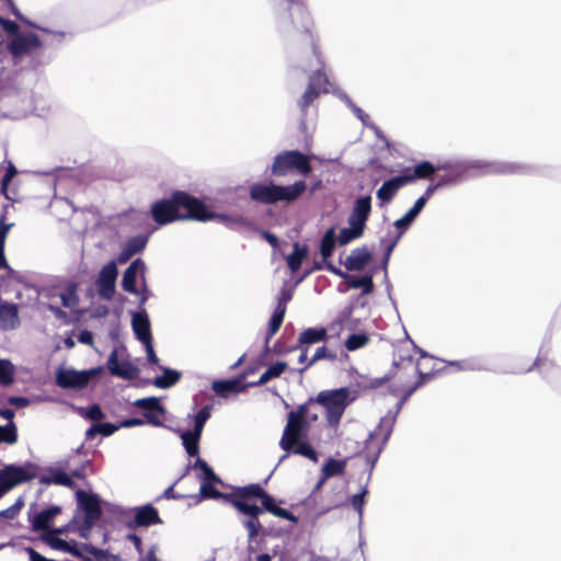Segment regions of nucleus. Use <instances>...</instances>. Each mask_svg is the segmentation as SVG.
<instances>
[{"mask_svg":"<svg viewBox=\"0 0 561 561\" xmlns=\"http://www.w3.org/2000/svg\"><path fill=\"white\" fill-rule=\"evenodd\" d=\"M244 378L245 375H240L231 379L215 380L211 385V389L217 396L227 399L231 394L241 393L249 388L248 383H243Z\"/></svg>","mask_w":561,"mask_h":561,"instance_id":"393cba45","label":"nucleus"},{"mask_svg":"<svg viewBox=\"0 0 561 561\" xmlns=\"http://www.w3.org/2000/svg\"><path fill=\"white\" fill-rule=\"evenodd\" d=\"M403 363H407L413 370L419 375V379L411 386H409L411 389H414V392L421 388L426 379H430L432 377V374L428 373H422L417 365L413 366V357L407 356L405 358H402Z\"/></svg>","mask_w":561,"mask_h":561,"instance_id":"052dcab7","label":"nucleus"},{"mask_svg":"<svg viewBox=\"0 0 561 561\" xmlns=\"http://www.w3.org/2000/svg\"><path fill=\"white\" fill-rule=\"evenodd\" d=\"M198 207H196V213L191 215V217L194 218V220L197 221H209V220H216L222 225H225L227 228L232 230H238L240 227H247L249 226V220L240 215H230V214H219L210 211L207 206L198 199Z\"/></svg>","mask_w":561,"mask_h":561,"instance_id":"6e6552de","label":"nucleus"},{"mask_svg":"<svg viewBox=\"0 0 561 561\" xmlns=\"http://www.w3.org/2000/svg\"><path fill=\"white\" fill-rule=\"evenodd\" d=\"M345 459L337 460L334 458H329L322 467V473L324 474V479L342 474L345 470Z\"/></svg>","mask_w":561,"mask_h":561,"instance_id":"49530a36","label":"nucleus"},{"mask_svg":"<svg viewBox=\"0 0 561 561\" xmlns=\"http://www.w3.org/2000/svg\"><path fill=\"white\" fill-rule=\"evenodd\" d=\"M337 243V238L335 233V228L330 227L325 230L323 233L320 245H319V252L322 256L323 262L329 263L328 259L333 254L335 245Z\"/></svg>","mask_w":561,"mask_h":561,"instance_id":"72a5a7b5","label":"nucleus"},{"mask_svg":"<svg viewBox=\"0 0 561 561\" xmlns=\"http://www.w3.org/2000/svg\"><path fill=\"white\" fill-rule=\"evenodd\" d=\"M287 368L286 362H276L267 367V369L261 375L259 380L248 382V387H260L273 378L279 377Z\"/></svg>","mask_w":561,"mask_h":561,"instance_id":"58836bf2","label":"nucleus"},{"mask_svg":"<svg viewBox=\"0 0 561 561\" xmlns=\"http://www.w3.org/2000/svg\"><path fill=\"white\" fill-rule=\"evenodd\" d=\"M263 488L259 483H251L244 486H236L233 491L229 493L232 499H240L242 501L260 499L263 493Z\"/></svg>","mask_w":561,"mask_h":561,"instance_id":"ea45409f","label":"nucleus"},{"mask_svg":"<svg viewBox=\"0 0 561 561\" xmlns=\"http://www.w3.org/2000/svg\"><path fill=\"white\" fill-rule=\"evenodd\" d=\"M371 201L370 195H360L356 197L347 218V225L354 226L365 232L367 221L371 214Z\"/></svg>","mask_w":561,"mask_h":561,"instance_id":"dca6fc26","label":"nucleus"},{"mask_svg":"<svg viewBox=\"0 0 561 561\" xmlns=\"http://www.w3.org/2000/svg\"><path fill=\"white\" fill-rule=\"evenodd\" d=\"M313 402H316V399L310 398L307 402L300 404L297 408V410L290 411L288 413L287 417L295 419V420H307V415L309 412V405Z\"/></svg>","mask_w":561,"mask_h":561,"instance_id":"338daca9","label":"nucleus"},{"mask_svg":"<svg viewBox=\"0 0 561 561\" xmlns=\"http://www.w3.org/2000/svg\"><path fill=\"white\" fill-rule=\"evenodd\" d=\"M295 454L304 456L308 459H310L313 462L318 461V453L316 449L310 445V443L307 439L296 442L295 445H291L290 450L286 451V454ZM285 458H287V455H284L280 458V461H283Z\"/></svg>","mask_w":561,"mask_h":561,"instance_id":"a19ab883","label":"nucleus"},{"mask_svg":"<svg viewBox=\"0 0 561 561\" xmlns=\"http://www.w3.org/2000/svg\"><path fill=\"white\" fill-rule=\"evenodd\" d=\"M328 339V332L325 328H308L304 330L298 337V343L293 346V351L297 348H302V346L308 347V345L325 342Z\"/></svg>","mask_w":561,"mask_h":561,"instance_id":"c85d7f7f","label":"nucleus"},{"mask_svg":"<svg viewBox=\"0 0 561 561\" xmlns=\"http://www.w3.org/2000/svg\"><path fill=\"white\" fill-rule=\"evenodd\" d=\"M367 493H368L367 485H365L359 493L354 494L351 497V504H352L353 508L358 513L359 520L362 519V516H363L365 496L367 495Z\"/></svg>","mask_w":561,"mask_h":561,"instance_id":"0e129e2a","label":"nucleus"},{"mask_svg":"<svg viewBox=\"0 0 561 561\" xmlns=\"http://www.w3.org/2000/svg\"><path fill=\"white\" fill-rule=\"evenodd\" d=\"M369 342V337L366 333H353L345 341V347L347 351L353 352L364 347Z\"/></svg>","mask_w":561,"mask_h":561,"instance_id":"6e6d98bb","label":"nucleus"},{"mask_svg":"<svg viewBox=\"0 0 561 561\" xmlns=\"http://www.w3.org/2000/svg\"><path fill=\"white\" fill-rule=\"evenodd\" d=\"M18 440V428L15 423L0 425V443L15 444Z\"/></svg>","mask_w":561,"mask_h":561,"instance_id":"13d9d810","label":"nucleus"},{"mask_svg":"<svg viewBox=\"0 0 561 561\" xmlns=\"http://www.w3.org/2000/svg\"><path fill=\"white\" fill-rule=\"evenodd\" d=\"M307 255V245L295 242L293 245V252L286 256V263L291 273H296L300 268Z\"/></svg>","mask_w":561,"mask_h":561,"instance_id":"4c0bfd02","label":"nucleus"},{"mask_svg":"<svg viewBox=\"0 0 561 561\" xmlns=\"http://www.w3.org/2000/svg\"><path fill=\"white\" fill-rule=\"evenodd\" d=\"M533 368H537L539 370V373L547 378L549 377L550 373L558 370L553 360L549 359L547 357V354H545L542 352V350L539 351V354H538L534 365L528 370H531Z\"/></svg>","mask_w":561,"mask_h":561,"instance_id":"a18cd8bd","label":"nucleus"},{"mask_svg":"<svg viewBox=\"0 0 561 561\" xmlns=\"http://www.w3.org/2000/svg\"><path fill=\"white\" fill-rule=\"evenodd\" d=\"M355 400L348 387L322 390L318 393L316 402L325 409L327 421L330 425L340 423L345 409Z\"/></svg>","mask_w":561,"mask_h":561,"instance_id":"7ed1b4c3","label":"nucleus"},{"mask_svg":"<svg viewBox=\"0 0 561 561\" xmlns=\"http://www.w3.org/2000/svg\"><path fill=\"white\" fill-rule=\"evenodd\" d=\"M131 329L141 344L152 341L150 319L145 308L131 312Z\"/></svg>","mask_w":561,"mask_h":561,"instance_id":"412c9836","label":"nucleus"},{"mask_svg":"<svg viewBox=\"0 0 561 561\" xmlns=\"http://www.w3.org/2000/svg\"><path fill=\"white\" fill-rule=\"evenodd\" d=\"M159 369L162 371V375L154 377L152 380V385L159 389H169L173 387L182 377L181 371L176 369L165 366H159Z\"/></svg>","mask_w":561,"mask_h":561,"instance_id":"2f4dec72","label":"nucleus"},{"mask_svg":"<svg viewBox=\"0 0 561 561\" xmlns=\"http://www.w3.org/2000/svg\"><path fill=\"white\" fill-rule=\"evenodd\" d=\"M307 184L304 180L296 181L289 185L277 184V203L286 202L290 203L298 199L306 191Z\"/></svg>","mask_w":561,"mask_h":561,"instance_id":"cd10ccee","label":"nucleus"},{"mask_svg":"<svg viewBox=\"0 0 561 561\" xmlns=\"http://www.w3.org/2000/svg\"><path fill=\"white\" fill-rule=\"evenodd\" d=\"M103 371V366L84 370L60 367L56 371L55 382L61 389L82 390L93 378L99 377Z\"/></svg>","mask_w":561,"mask_h":561,"instance_id":"0eeeda50","label":"nucleus"},{"mask_svg":"<svg viewBox=\"0 0 561 561\" xmlns=\"http://www.w3.org/2000/svg\"><path fill=\"white\" fill-rule=\"evenodd\" d=\"M401 237L392 233V228H388L386 234L380 239V244L383 248V253L387 254V256H391L394 248L400 242Z\"/></svg>","mask_w":561,"mask_h":561,"instance_id":"603ef678","label":"nucleus"},{"mask_svg":"<svg viewBox=\"0 0 561 561\" xmlns=\"http://www.w3.org/2000/svg\"><path fill=\"white\" fill-rule=\"evenodd\" d=\"M147 243H148L147 236L137 234V236L129 238L126 241L125 247L127 248V251L129 252V254H137L145 249Z\"/></svg>","mask_w":561,"mask_h":561,"instance_id":"5fc2aeb1","label":"nucleus"},{"mask_svg":"<svg viewBox=\"0 0 561 561\" xmlns=\"http://www.w3.org/2000/svg\"><path fill=\"white\" fill-rule=\"evenodd\" d=\"M198 198L183 191H175L170 198L154 202L150 208V215L156 224L164 226L176 220H194L191 215L196 213Z\"/></svg>","mask_w":561,"mask_h":561,"instance_id":"f03ea898","label":"nucleus"},{"mask_svg":"<svg viewBox=\"0 0 561 561\" xmlns=\"http://www.w3.org/2000/svg\"><path fill=\"white\" fill-rule=\"evenodd\" d=\"M106 368L110 374L126 380L135 379L139 374V368L129 360H118V351L114 348L106 362Z\"/></svg>","mask_w":561,"mask_h":561,"instance_id":"a211bd4d","label":"nucleus"},{"mask_svg":"<svg viewBox=\"0 0 561 561\" xmlns=\"http://www.w3.org/2000/svg\"><path fill=\"white\" fill-rule=\"evenodd\" d=\"M146 272V263L141 259L134 260L129 266L124 271L122 278V288L133 295L138 294L137 288V277L138 274L141 275V280L144 282Z\"/></svg>","mask_w":561,"mask_h":561,"instance_id":"aec40b11","label":"nucleus"},{"mask_svg":"<svg viewBox=\"0 0 561 561\" xmlns=\"http://www.w3.org/2000/svg\"><path fill=\"white\" fill-rule=\"evenodd\" d=\"M18 171H16V168L13 165V163H9L7 170H5V173L1 180V193L7 197H8V188H9V184L10 182L12 181V179L16 175Z\"/></svg>","mask_w":561,"mask_h":561,"instance_id":"69168bd1","label":"nucleus"},{"mask_svg":"<svg viewBox=\"0 0 561 561\" xmlns=\"http://www.w3.org/2000/svg\"><path fill=\"white\" fill-rule=\"evenodd\" d=\"M319 91H316L309 87H307L305 93L298 100V107L300 110L301 116L305 117L307 115V111L309 105L319 98Z\"/></svg>","mask_w":561,"mask_h":561,"instance_id":"864d4df0","label":"nucleus"},{"mask_svg":"<svg viewBox=\"0 0 561 561\" xmlns=\"http://www.w3.org/2000/svg\"><path fill=\"white\" fill-rule=\"evenodd\" d=\"M133 405L142 410L145 422L156 427L164 426L161 416L167 413L165 408L161 404L160 399L157 397H148L137 399Z\"/></svg>","mask_w":561,"mask_h":561,"instance_id":"ddd939ff","label":"nucleus"},{"mask_svg":"<svg viewBox=\"0 0 561 561\" xmlns=\"http://www.w3.org/2000/svg\"><path fill=\"white\" fill-rule=\"evenodd\" d=\"M437 169L438 165L435 167L430 161H422L415 164L412 173H410L409 169H405L402 173L404 174L405 179H409V183H412L416 179H430Z\"/></svg>","mask_w":561,"mask_h":561,"instance_id":"c9c22d12","label":"nucleus"},{"mask_svg":"<svg viewBox=\"0 0 561 561\" xmlns=\"http://www.w3.org/2000/svg\"><path fill=\"white\" fill-rule=\"evenodd\" d=\"M364 231L359 230L354 226H347L340 230L337 238V243L340 245H346L364 236Z\"/></svg>","mask_w":561,"mask_h":561,"instance_id":"de8ad7c7","label":"nucleus"},{"mask_svg":"<svg viewBox=\"0 0 561 561\" xmlns=\"http://www.w3.org/2000/svg\"><path fill=\"white\" fill-rule=\"evenodd\" d=\"M78 508L83 512V519L87 524L98 522L102 516L101 497L96 493H90L84 490L76 492Z\"/></svg>","mask_w":561,"mask_h":561,"instance_id":"4468645a","label":"nucleus"},{"mask_svg":"<svg viewBox=\"0 0 561 561\" xmlns=\"http://www.w3.org/2000/svg\"><path fill=\"white\" fill-rule=\"evenodd\" d=\"M118 275L117 264L114 260L106 263L99 272L96 288L99 296L104 300H111L115 294V284Z\"/></svg>","mask_w":561,"mask_h":561,"instance_id":"f8f14e48","label":"nucleus"},{"mask_svg":"<svg viewBox=\"0 0 561 561\" xmlns=\"http://www.w3.org/2000/svg\"><path fill=\"white\" fill-rule=\"evenodd\" d=\"M135 514L133 520L127 523L129 529L137 527H149L157 524H162L158 510L152 504H145L134 508Z\"/></svg>","mask_w":561,"mask_h":561,"instance_id":"6ab92c4d","label":"nucleus"},{"mask_svg":"<svg viewBox=\"0 0 561 561\" xmlns=\"http://www.w3.org/2000/svg\"><path fill=\"white\" fill-rule=\"evenodd\" d=\"M43 43L35 33L16 35L7 45L8 51L15 58L32 53L33 49L42 47Z\"/></svg>","mask_w":561,"mask_h":561,"instance_id":"f3484780","label":"nucleus"},{"mask_svg":"<svg viewBox=\"0 0 561 561\" xmlns=\"http://www.w3.org/2000/svg\"><path fill=\"white\" fill-rule=\"evenodd\" d=\"M287 2L290 4L289 18L279 22V28L284 33H289L291 27L313 45L310 34L312 20L306 5L300 0H287Z\"/></svg>","mask_w":561,"mask_h":561,"instance_id":"39448f33","label":"nucleus"},{"mask_svg":"<svg viewBox=\"0 0 561 561\" xmlns=\"http://www.w3.org/2000/svg\"><path fill=\"white\" fill-rule=\"evenodd\" d=\"M286 313V308L284 306L276 307L271 316L270 322H268V330L265 337V345H264V352L268 353L270 351V340L272 336L279 330L284 318Z\"/></svg>","mask_w":561,"mask_h":561,"instance_id":"e433bc0d","label":"nucleus"},{"mask_svg":"<svg viewBox=\"0 0 561 561\" xmlns=\"http://www.w3.org/2000/svg\"><path fill=\"white\" fill-rule=\"evenodd\" d=\"M213 411V404H206L201 408L195 414L188 415L193 420L194 434L203 433L206 422L210 419Z\"/></svg>","mask_w":561,"mask_h":561,"instance_id":"79ce46f5","label":"nucleus"},{"mask_svg":"<svg viewBox=\"0 0 561 561\" xmlns=\"http://www.w3.org/2000/svg\"><path fill=\"white\" fill-rule=\"evenodd\" d=\"M277 184L271 182L267 184L254 183L250 186L249 195L254 202L272 205L277 203Z\"/></svg>","mask_w":561,"mask_h":561,"instance_id":"a878e982","label":"nucleus"},{"mask_svg":"<svg viewBox=\"0 0 561 561\" xmlns=\"http://www.w3.org/2000/svg\"><path fill=\"white\" fill-rule=\"evenodd\" d=\"M229 503L236 507L241 514L248 516L249 518H257L260 514L263 513V508H261L256 504H250L240 499H230Z\"/></svg>","mask_w":561,"mask_h":561,"instance_id":"c03bdc74","label":"nucleus"},{"mask_svg":"<svg viewBox=\"0 0 561 561\" xmlns=\"http://www.w3.org/2000/svg\"><path fill=\"white\" fill-rule=\"evenodd\" d=\"M61 305L65 308H71L78 304L77 285L69 283L68 287L60 295Z\"/></svg>","mask_w":561,"mask_h":561,"instance_id":"4d7b16f0","label":"nucleus"},{"mask_svg":"<svg viewBox=\"0 0 561 561\" xmlns=\"http://www.w3.org/2000/svg\"><path fill=\"white\" fill-rule=\"evenodd\" d=\"M325 270L341 277L346 283L348 288H360V296H367L374 291L375 285L373 279L374 275L371 272L365 273L362 276H355L342 271L341 268L334 266L332 263H327Z\"/></svg>","mask_w":561,"mask_h":561,"instance_id":"9d476101","label":"nucleus"},{"mask_svg":"<svg viewBox=\"0 0 561 561\" xmlns=\"http://www.w3.org/2000/svg\"><path fill=\"white\" fill-rule=\"evenodd\" d=\"M407 184H409V179H405L403 173L386 180L376 193L377 198L380 201V206L390 203L397 192Z\"/></svg>","mask_w":561,"mask_h":561,"instance_id":"b1692460","label":"nucleus"},{"mask_svg":"<svg viewBox=\"0 0 561 561\" xmlns=\"http://www.w3.org/2000/svg\"><path fill=\"white\" fill-rule=\"evenodd\" d=\"M294 170L304 176L311 173L312 168L307 154L299 150H285L275 156L271 167L272 175L285 176Z\"/></svg>","mask_w":561,"mask_h":561,"instance_id":"20e7f679","label":"nucleus"},{"mask_svg":"<svg viewBox=\"0 0 561 561\" xmlns=\"http://www.w3.org/2000/svg\"><path fill=\"white\" fill-rule=\"evenodd\" d=\"M414 222V220H411L405 214L394 220V222L392 224V233L399 236V237H403L404 233L410 229V227L412 226V224Z\"/></svg>","mask_w":561,"mask_h":561,"instance_id":"e2e57ef3","label":"nucleus"},{"mask_svg":"<svg viewBox=\"0 0 561 561\" xmlns=\"http://www.w3.org/2000/svg\"><path fill=\"white\" fill-rule=\"evenodd\" d=\"M194 469L201 470L198 479L202 481H218L219 484L224 485L222 480L215 473L213 468L201 457L197 456L194 465Z\"/></svg>","mask_w":561,"mask_h":561,"instance_id":"37998d69","label":"nucleus"},{"mask_svg":"<svg viewBox=\"0 0 561 561\" xmlns=\"http://www.w3.org/2000/svg\"><path fill=\"white\" fill-rule=\"evenodd\" d=\"M42 539L51 549L65 552L68 549L69 541L54 535L53 533H44Z\"/></svg>","mask_w":561,"mask_h":561,"instance_id":"bf43d9fd","label":"nucleus"},{"mask_svg":"<svg viewBox=\"0 0 561 561\" xmlns=\"http://www.w3.org/2000/svg\"><path fill=\"white\" fill-rule=\"evenodd\" d=\"M437 170L446 171L445 174L437 179L438 185H440V187H445L457 185L472 175L490 173L529 174L531 173L533 168L517 162L467 160L455 163L445 162L443 164H438Z\"/></svg>","mask_w":561,"mask_h":561,"instance_id":"f257e3e1","label":"nucleus"},{"mask_svg":"<svg viewBox=\"0 0 561 561\" xmlns=\"http://www.w3.org/2000/svg\"><path fill=\"white\" fill-rule=\"evenodd\" d=\"M414 393V389H411L410 387H407L403 390V394L399 399V401L396 404L394 411H389L387 415L380 419L378 426L376 431L370 432L368 435V439H371L375 435L379 434L382 436V444H386L388 439L390 438L393 426L397 421V416L400 413L402 407L404 403L409 400V398Z\"/></svg>","mask_w":561,"mask_h":561,"instance_id":"1a4fd4ad","label":"nucleus"},{"mask_svg":"<svg viewBox=\"0 0 561 561\" xmlns=\"http://www.w3.org/2000/svg\"><path fill=\"white\" fill-rule=\"evenodd\" d=\"M15 367L10 359L0 358V386H10L14 381Z\"/></svg>","mask_w":561,"mask_h":561,"instance_id":"09e8293b","label":"nucleus"},{"mask_svg":"<svg viewBox=\"0 0 561 561\" xmlns=\"http://www.w3.org/2000/svg\"><path fill=\"white\" fill-rule=\"evenodd\" d=\"M24 505V502L21 497H19L14 504H12L11 506H9L8 508L5 510H2L0 512V518H4V519H13L18 514L19 512L21 511V508L23 507Z\"/></svg>","mask_w":561,"mask_h":561,"instance_id":"774afa93","label":"nucleus"},{"mask_svg":"<svg viewBox=\"0 0 561 561\" xmlns=\"http://www.w3.org/2000/svg\"><path fill=\"white\" fill-rule=\"evenodd\" d=\"M65 553H69L76 558H79L83 561H93L91 558L87 557L88 554H102V549L98 548L91 543H81L77 541H69L68 549H66Z\"/></svg>","mask_w":561,"mask_h":561,"instance_id":"473e14b6","label":"nucleus"},{"mask_svg":"<svg viewBox=\"0 0 561 561\" xmlns=\"http://www.w3.org/2000/svg\"><path fill=\"white\" fill-rule=\"evenodd\" d=\"M371 201L370 195H360L356 197L347 218V225L354 226L365 232L367 221L371 214Z\"/></svg>","mask_w":561,"mask_h":561,"instance_id":"2eb2a0df","label":"nucleus"},{"mask_svg":"<svg viewBox=\"0 0 561 561\" xmlns=\"http://www.w3.org/2000/svg\"><path fill=\"white\" fill-rule=\"evenodd\" d=\"M61 507L58 505H50L33 516L28 515L31 528L33 531L47 533L50 529V525L54 523L55 517L60 514Z\"/></svg>","mask_w":561,"mask_h":561,"instance_id":"4be33fe9","label":"nucleus"},{"mask_svg":"<svg viewBox=\"0 0 561 561\" xmlns=\"http://www.w3.org/2000/svg\"><path fill=\"white\" fill-rule=\"evenodd\" d=\"M336 358V354L330 350H328L325 346L318 347L314 352L313 356L308 360L305 367L300 368L298 371L302 374L306 371L310 366H312L314 363H317L320 359H330L334 360Z\"/></svg>","mask_w":561,"mask_h":561,"instance_id":"3c124183","label":"nucleus"},{"mask_svg":"<svg viewBox=\"0 0 561 561\" xmlns=\"http://www.w3.org/2000/svg\"><path fill=\"white\" fill-rule=\"evenodd\" d=\"M449 366L456 367L457 370H480L482 369V364L480 360L470 358L463 360H450L448 362Z\"/></svg>","mask_w":561,"mask_h":561,"instance_id":"680f3d73","label":"nucleus"},{"mask_svg":"<svg viewBox=\"0 0 561 561\" xmlns=\"http://www.w3.org/2000/svg\"><path fill=\"white\" fill-rule=\"evenodd\" d=\"M309 422L307 420H295L287 417V424L284 428L279 446L284 451H289L291 445L296 442L308 438Z\"/></svg>","mask_w":561,"mask_h":561,"instance_id":"9b49d317","label":"nucleus"},{"mask_svg":"<svg viewBox=\"0 0 561 561\" xmlns=\"http://www.w3.org/2000/svg\"><path fill=\"white\" fill-rule=\"evenodd\" d=\"M46 472H47V474H43L38 478V482L41 484H44V485L56 484V485H62V486H67V488H72L75 484L71 477L67 472H65L60 469H56L54 467H48L46 469Z\"/></svg>","mask_w":561,"mask_h":561,"instance_id":"c756f323","label":"nucleus"},{"mask_svg":"<svg viewBox=\"0 0 561 561\" xmlns=\"http://www.w3.org/2000/svg\"><path fill=\"white\" fill-rule=\"evenodd\" d=\"M36 466L32 462L24 465L10 463L0 469V499L14 486L32 481L36 477Z\"/></svg>","mask_w":561,"mask_h":561,"instance_id":"423d86ee","label":"nucleus"},{"mask_svg":"<svg viewBox=\"0 0 561 561\" xmlns=\"http://www.w3.org/2000/svg\"><path fill=\"white\" fill-rule=\"evenodd\" d=\"M218 481H202L198 494L192 495L197 502L202 500H224L229 503L232 495L216 489Z\"/></svg>","mask_w":561,"mask_h":561,"instance_id":"7c9ffc66","label":"nucleus"},{"mask_svg":"<svg viewBox=\"0 0 561 561\" xmlns=\"http://www.w3.org/2000/svg\"><path fill=\"white\" fill-rule=\"evenodd\" d=\"M182 445L190 457H197L199 454V440L202 433L194 434V430L179 431Z\"/></svg>","mask_w":561,"mask_h":561,"instance_id":"f704fd0d","label":"nucleus"},{"mask_svg":"<svg viewBox=\"0 0 561 561\" xmlns=\"http://www.w3.org/2000/svg\"><path fill=\"white\" fill-rule=\"evenodd\" d=\"M20 325L18 305L3 300L0 297V329L14 330Z\"/></svg>","mask_w":561,"mask_h":561,"instance_id":"bb28decb","label":"nucleus"},{"mask_svg":"<svg viewBox=\"0 0 561 561\" xmlns=\"http://www.w3.org/2000/svg\"><path fill=\"white\" fill-rule=\"evenodd\" d=\"M371 257L373 255L369 248L367 245H362L353 249L344 261L340 259V263L345 266L346 271L359 272L368 265Z\"/></svg>","mask_w":561,"mask_h":561,"instance_id":"5701e85b","label":"nucleus"},{"mask_svg":"<svg viewBox=\"0 0 561 561\" xmlns=\"http://www.w3.org/2000/svg\"><path fill=\"white\" fill-rule=\"evenodd\" d=\"M328 85L329 79L327 75L320 70L314 71L309 78L308 87L319 91V93H327L329 91Z\"/></svg>","mask_w":561,"mask_h":561,"instance_id":"8fccbe9b","label":"nucleus"}]
</instances>
